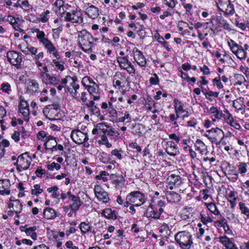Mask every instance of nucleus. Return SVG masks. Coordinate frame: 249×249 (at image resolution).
<instances>
[{
	"label": "nucleus",
	"mask_w": 249,
	"mask_h": 249,
	"mask_svg": "<svg viewBox=\"0 0 249 249\" xmlns=\"http://www.w3.org/2000/svg\"><path fill=\"white\" fill-rule=\"evenodd\" d=\"M175 239L182 249H190L193 243L192 235L185 231L178 232L175 236Z\"/></svg>",
	"instance_id": "1"
},
{
	"label": "nucleus",
	"mask_w": 249,
	"mask_h": 249,
	"mask_svg": "<svg viewBox=\"0 0 249 249\" xmlns=\"http://www.w3.org/2000/svg\"><path fill=\"white\" fill-rule=\"evenodd\" d=\"M129 202L135 204L136 206H140L145 201V196L139 191L132 192L127 196Z\"/></svg>",
	"instance_id": "2"
},
{
	"label": "nucleus",
	"mask_w": 249,
	"mask_h": 249,
	"mask_svg": "<svg viewBox=\"0 0 249 249\" xmlns=\"http://www.w3.org/2000/svg\"><path fill=\"white\" fill-rule=\"evenodd\" d=\"M8 61L11 64L15 66L17 69L21 68L22 62V55L15 51H9L7 53Z\"/></svg>",
	"instance_id": "3"
},
{
	"label": "nucleus",
	"mask_w": 249,
	"mask_h": 249,
	"mask_svg": "<svg viewBox=\"0 0 249 249\" xmlns=\"http://www.w3.org/2000/svg\"><path fill=\"white\" fill-rule=\"evenodd\" d=\"M72 141L77 144H81L87 142L89 138L87 134L84 133L79 129L73 130L71 134Z\"/></svg>",
	"instance_id": "4"
},
{
	"label": "nucleus",
	"mask_w": 249,
	"mask_h": 249,
	"mask_svg": "<svg viewBox=\"0 0 249 249\" xmlns=\"http://www.w3.org/2000/svg\"><path fill=\"white\" fill-rule=\"evenodd\" d=\"M94 192L96 197L99 200L107 203L109 200L108 193L98 185H95Z\"/></svg>",
	"instance_id": "5"
},
{
	"label": "nucleus",
	"mask_w": 249,
	"mask_h": 249,
	"mask_svg": "<svg viewBox=\"0 0 249 249\" xmlns=\"http://www.w3.org/2000/svg\"><path fill=\"white\" fill-rule=\"evenodd\" d=\"M64 19L66 21H70L73 23H81L83 22L80 13L74 11L71 13L67 12Z\"/></svg>",
	"instance_id": "6"
},
{
	"label": "nucleus",
	"mask_w": 249,
	"mask_h": 249,
	"mask_svg": "<svg viewBox=\"0 0 249 249\" xmlns=\"http://www.w3.org/2000/svg\"><path fill=\"white\" fill-rule=\"evenodd\" d=\"M40 75L42 77V82L46 84L55 86L60 83V79L58 77L51 76L45 72H41Z\"/></svg>",
	"instance_id": "7"
},
{
	"label": "nucleus",
	"mask_w": 249,
	"mask_h": 249,
	"mask_svg": "<svg viewBox=\"0 0 249 249\" xmlns=\"http://www.w3.org/2000/svg\"><path fill=\"white\" fill-rule=\"evenodd\" d=\"M166 181L169 185V188L171 190L173 189L174 186H178L182 182L181 177L174 174L169 175L166 178Z\"/></svg>",
	"instance_id": "8"
},
{
	"label": "nucleus",
	"mask_w": 249,
	"mask_h": 249,
	"mask_svg": "<svg viewBox=\"0 0 249 249\" xmlns=\"http://www.w3.org/2000/svg\"><path fill=\"white\" fill-rule=\"evenodd\" d=\"M133 52L134 53V59L135 61L141 67H145L146 65V60L142 52L138 49H135Z\"/></svg>",
	"instance_id": "9"
},
{
	"label": "nucleus",
	"mask_w": 249,
	"mask_h": 249,
	"mask_svg": "<svg viewBox=\"0 0 249 249\" xmlns=\"http://www.w3.org/2000/svg\"><path fill=\"white\" fill-rule=\"evenodd\" d=\"M10 182L9 179L0 180V194L2 195H8L10 193Z\"/></svg>",
	"instance_id": "10"
},
{
	"label": "nucleus",
	"mask_w": 249,
	"mask_h": 249,
	"mask_svg": "<svg viewBox=\"0 0 249 249\" xmlns=\"http://www.w3.org/2000/svg\"><path fill=\"white\" fill-rule=\"evenodd\" d=\"M88 7L86 8L85 11L87 16L92 19L97 18L99 16L98 8L90 3H88Z\"/></svg>",
	"instance_id": "11"
},
{
	"label": "nucleus",
	"mask_w": 249,
	"mask_h": 249,
	"mask_svg": "<svg viewBox=\"0 0 249 249\" xmlns=\"http://www.w3.org/2000/svg\"><path fill=\"white\" fill-rule=\"evenodd\" d=\"M70 200L72 202L70 205V208L72 211L76 212L78 211L82 204L80 197L76 196H71Z\"/></svg>",
	"instance_id": "12"
},
{
	"label": "nucleus",
	"mask_w": 249,
	"mask_h": 249,
	"mask_svg": "<svg viewBox=\"0 0 249 249\" xmlns=\"http://www.w3.org/2000/svg\"><path fill=\"white\" fill-rule=\"evenodd\" d=\"M220 242L224 246L226 249H238L231 239L226 236L219 237Z\"/></svg>",
	"instance_id": "13"
},
{
	"label": "nucleus",
	"mask_w": 249,
	"mask_h": 249,
	"mask_svg": "<svg viewBox=\"0 0 249 249\" xmlns=\"http://www.w3.org/2000/svg\"><path fill=\"white\" fill-rule=\"evenodd\" d=\"M78 37H81V38H84V40H87L89 46V47H90V46H92V44L93 43L94 41H96L97 40V39H95L86 30H83L81 31L78 34Z\"/></svg>",
	"instance_id": "14"
},
{
	"label": "nucleus",
	"mask_w": 249,
	"mask_h": 249,
	"mask_svg": "<svg viewBox=\"0 0 249 249\" xmlns=\"http://www.w3.org/2000/svg\"><path fill=\"white\" fill-rule=\"evenodd\" d=\"M166 196L168 201L173 203L178 202L181 199L180 196L174 192L167 191Z\"/></svg>",
	"instance_id": "15"
},
{
	"label": "nucleus",
	"mask_w": 249,
	"mask_h": 249,
	"mask_svg": "<svg viewBox=\"0 0 249 249\" xmlns=\"http://www.w3.org/2000/svg\"><path fill=\"white\" fill-rule=\"evenodd\" d=\"M56 212L52 208H46L43 213L44 216L48 219H53L56 217Z\"/></svg>",
	"instance_id": "16"
},
{
	"label": "nucleus",
	"mask_w": 249,
	"mask_h": 249,
	"mask_svg": "<svg viewBox=\"0 0 249 249\" xmlns=\"http://www.w3.org/2000/svg\"><path fill=\"white\" fill-rule=\"evenodd\" d=\"M102 214L108 219L115 220L117 218L115 211L110 208H106L102 212Z\"/></svg>",
	"instance_id": "17"
},
{
	"label": "nucleus",
	"mask_w": 249,
	"mask_h": 249,
	"mask_svg": "<svg viewBox=\"0 0 249 249\" xmlns=\"http://www.w3.org/2000/svg\"><path fill=\"white\" fill-rule=\"evenodd\" d=\"M174 103L175 104V109L177 117H179V115L178 114V112L183 113L185 111V110L183 109L184 105L181 101L177 99H174Z\"/></svg>",
	"instance_id": "18"
},
{
	"label": "nucleus",
	"mask_w": 249,
	"mask_h": 249,
	"mask_svg": "<svg viewBox=\"0 0 249 249\" xmlns=\"http://www.w3.org/2000/svg\"><path fill=\"white\" fill-rule=\"evenodd\" d=\"M110 178L113 184L118 185H123L124 180L122 176H117L116 174H112Z\"/></svg>",
	"instance_id": "19"
},
{
	"label": "nucleus",
	"mask_w": 249,
	"mask_h": 249,
	"mask_svg": "<svg viewBox=\"0 0 249 249\" xmlns=\"http://www.w3.org/2000/svg\"><path fill=\"white\" fill-rule=\"evenodd\" d=\"M36 229V226L28 227L25 230V233L27 236H31L32 239L36 240L37 236L36 233L35 232Z\"/></svg>",
	"instance_id": "20"
},
{
	"label": "nucleus",
	"mask_w": 249,
	"mask_h": 249,
	"mask_svg": "<svg viewBox=\"0 0 249 249\" xmlns=\"http://www.w3.org/2000/svg\"><path fill=\"white\" fill-rule=\"evenodd\" d=\"M117 60L119 64L120 67L124 69L127 65H131V62L128 60L126 56L118 57Z\"/></svg>",
	"instance_id": "21"
},
{
	"label": "nucleus",
	"mask_w": 249,
	"mask_h": 249,
	"mask_svg": "<svg viewBox=\"0 0 249 249\" xmlns=\"http://www.w3.org/2000/svg\"><path fill=\"white\" fill-rule=\"evenodd\" d=\"M166 153L172 156H175L179 153V149L177 145H174L172 147L166 148Z\"/></svg>",
	"instance_id": "22"
},
{
	"label": "nucleus",
	"mask_w": 249,
	"mask_h": 249,
	"mask_svg": "<svg viewBox=\"0 0 249 249\" xmlns=\"http://www.w3.org/2000/svg\"><path fill=\"white\" fill-rule=\"evenodd\" d=\"M45 47L50 52V53H53L55 57L57 59L59 58V55L56 50V48L51 41L47 44Z\"/></svg>",
	"instance_id": "23"
},
{
	"label": "nucleus",
	"mask_w": 249,
	"mask_h": 249,
	"mask_svg": "<svg viewBox=\"0 0 249 249\" xmlns=\"http://www.w3.org/2000/svg\"><path fill=\"white\" fill-rule=\"evenodd\" d=\"M80 229L82 233H85L86 232H91L92 227L89 225V223L83 222H81L80 225Z\"/></svg>",
	"instance_id": "24"
},
{
	"label": "nucleus",
	"mask_w": 249,
	"mask_h": 249,
	"mask_svg": "<svg viewBox=\"0 0 249 249\" xmlns=\"http://www.w3.org/2000/svg\"><path fill=\"white\" fill-rule=\"evenodd\" d=\"M233 53L240 59H243L246 57L247 52L242 47L238 49V50H236Z\"/></svg>",
	"instance_id": "25"
},
{
	"label": "nucleus",
	"mask_w": 249,
	"mask_h": 249,
	"mask_svg": "<svg viewBox=\"0 0 249 249\" xmlns=\"http://www.w3.org/2000/svg\"><path fill=\"white\" fill-rule=\"evenodd\" d=\"M147 215L148 217L155 219L160 218L159 214L158 213V211L153 210L151 207L148 208L147 211Z\"/></svg>",
	"instance_id": "26"
},
{
	"label": "nucleus",
	"mask_w": 249,
	"mask_h": 249,
	"mask_svg": "<svg viewBox=\"0 0 249 249\" xmlns=\"http://www.w3.org/2000/svg\"><path fill=\"white\" fill-rule=\"evenodd\" d=\"M13 205L14 212L17 214L19 213L22 209V205L20 201L18 199L13 200Z\"/></svg>",
	"instance_id": "27"
},
{
	"label": "nucleus",
	"mask_w": 249,
	"mask_h": 249,
	"mask_svg": "<svg viewBox=\"0 0 249 249\" xmlns=\"http://www.w3.org/2000/svg\"><path fill=\"white\" fill-rule=\"evenodd\" d=\"M7 20L10 21V23L13 26L15 30L18 31H22V30L19 27L18 22L12 16H8Z\"/></svg>",
	"instance_id": "28"
},
{
	"label": "nucleus",
	"mask_w": 249,
	"mask_h": 249,
	"mask_svg": "<svg viewBox=\"0 0 249 249\" xmlns=\"http://www.w3.org/2000/svg\"><path fill=\"white\" fill-rule=\"evenodd\" d=\"M207 132L209 133H210L211 132H214V133H218L219 134H222V137L220 139V141H217L216 142V144H220V142H221L222 140H223V139L224 138V134L223 131H222V130H221L220 128H219L218 127L212 128L211 129L207 130Z\"/></svg>",
	"instance_id": "29"
},
{
	"label": "nucleus",
	"mask_w": 249,
	"mask_h": 249,
	"mask_svg": "<svg viewBox=\"0 0 249 249\" xmlns=\"http://www.w3.org/2000/svg\"><path fill=\"white\" fill-rule=\"evenodd\" d=\"M207 207L212 213H213L215 215H218L220 213V212L218 210L217 206H216L215 203H208L207 205Z\"/></svg>",
	"instance_id": "30"
},
{
	"label": "nucleus",
	"mask_w": 249,
	"mask_h": 249,
	"mask_svg": "<svg viewBox=\"0 0 249 249\" xmlns=\"http://www.w3.org/2000/svg\"><path fill=\"white\" fill-rule=\"evenodd\" d=\"M235 13L234 5L231 3V1L227 5V8L225 11L224 14L226 16L233 15Z\"/></svg>",
	"instance_id": "31"
},
{
	"label": "nucleus",
	"mask_w": 249,
	"mask_h": 249,
	"mask_svg": "<svg viewBox=\"0 0 249 249\" xmlns=\"http://www.w3.org/2000/svg\"><path fill=\"white\" fill-rule=\"evenodd\" d=\"M31 161L28 160H26V165H24L23 163H20L19 165H18L17 167V169L18 172H21L23 170H26L28 169L30 165Z\"/></svg>",
	"instance_id": "32"
},
{
	"label": "nucleus",
	"mask_w": 249,
	"mask_h": 249,
	"mask_svg": "<svg viewBox=\"0 0 249 249\" xmlns=\"http://www.w3.org/2000/svg\"><path fill=\"white\" fill-rule=\"evenodd\" d=\"M230 1V0H219L218 2H216L217 8L220 11L224 12V11L221 8H223L226 5L227 6Z\"/></svg>",
	"instance_id": "33"
},
{
	"label": "nucleus",
	"mask_w": 249,
	"mask_h": 249,
	"mask_svg": "<svg viewBox=\"0 0 249 249\" xmlns=\"http://www.w3.org/2000/svg\"><path fill=\"white\" fill-rule=\"evenodd\" d=\"M34 189L31 190V194L38 196L43 192V190L40 189L39 184H35L34 186Z\"/></svg>",
	"instance_id": "34"
},
{
	"label": "nucleus",
	"mask_w": 249,
	"mask_h": 249,
	"mask_svg": "<svg viewBox=\"0 0 249 249\" xmlns=\"http://www.w3.org/2000/svg\"><path fill=\"white\" fill-rule=\"evenodd\" d=\"M239 205L242 213L246 215L248 217H249V209L246 207L245 204L240 202Z\"/></svg>",
	"instance_id": "35"
},
{
	"label": "nucleus",
	"mask_w": 249,
	"mask_h": 249,
	"mask_svg": "<svg viewBox=\"0 0 249 249\" xmlns=\"http://www.w3.org/2000/svg\"><path fill=\"white\" fill-rule=\"evenodd\" d=\"M228 45L232 53L236 51V50H238V49H240V47H242L241 46L237 44L232 39H231L230 42H228Z\"/></svg>",
	"instance_id": "36"
},
{
	"label": "nucleus",
	"mask_w": 249,
	"mask_h": 249,
	"mask_svg": "<svg viewBox=\"0 0 249 249\" xmlns=\"http://www.w3.org/2000/svg\"><path fill=\"white\" fill-rule=\"evenodd\" d=\"M97 127L99 129V131L101 132V133H103L104 134H106L107 132V128H109V126H108L104 123H98L97 124Z\"/></svg>",
	"instance_id": "37"
},
{
	"label": "nucleus",
	"mask_w": 249,
	"mask_h": 249,
	"mask_svg": "<svg viewBox=\"0 0 249 249\" xmlns=\"http://www.w3.org/2000/svg\"><path fill=\"white\" fill-rule=\"evenodd\" d=\"M226 169H229V171L231 172V173H232L233 175L235 176V178L237 179L238 178V173H236L235 167L234 166H232L230 162H226Z\"/></svg>",
	"instance_id": "38"
},
{
	"label": "nucleus",
	"mask_w": 249,
	"mask_h": 249,
	"mask_svg": "<svg viewBox=\"0 0 249 249\" xmlns=\"http://www.w3.org/2000/svg\"><path fill=\"white\" fill-rule=\"evenodd\" d=\"M200 217L201 222L205 225L213 221L212 219L210 216H207L204 214L200 213Z\"/></svg>",
	"instance_id": "39"
},
{
	"label": "nucleus",
	"mask_w": 249,
	"mask_h": 249,
	"mask_svg": "<svg viewBox=\"0 0 249 249\" xmlns=\"http://www.w3.org/2000/svg\"><path fill=\"white\" fill-rule=\"evenodd\" d=\"M224 113H223V118H224V119L227 121V122L232 120V119L233 118L232 115L229 112L228 109H225L224 110Z\"/></svg>",
	"instance_id": "40"
},
{
	"label": "nucleus",
	"mask_w": 249,
	"mask_h": 249,
	"mask_svg": "<svg viewBox=\"0 0 249 249\" xmlns=\"http://www.w3.org/2000/svg\"><path fill=\"white\" fill-rule=\"evenodd\" d=\"M109 174L106 171H101L99 175L96 176V178L97 179H102L104 181L106 182L107 181L108 179L106 177Z\"/></svg>",
	"instance_id": "41"
},
{
	"label": "nucleus",
	"mask_w": 249,
	"mask_h": 249,
	"mask_svg": "<svg viewBox=\"0 0 249 249\" xmlns=\"http://www.w3.org/2000/svg\"><path fill=\"white\" fill-rule=\"evenodd\" d=\"M61 165L55 162H53L51 163L50 164H48L47 168L50 171H53L54 169H55L56 170H58L60 169Z\"/></svg>",
	"instance_id": "42"
},
{
	"label": "nucleus",
	"mask_w": 249,
	"mask_h": 249,
	"mask_svg": "<svg viewBox=\"0 0 249 249\" xmlns=\"http://www.w3.org/2000/svg\"><path fill=\"white\" fill-rule=\"evenodd\" d=\"M238 167V170L241 174L246 173L247 171V164L245 162H240Z\"/></svg>",
	"instance_id": "43"
},
{
	"label": "nucleus",
	"mask_w": 249,
	"mask_h": 249,
	"mask_svg": "<svg viewBox=\"0 0 249 249\" xmlns=\"http://www.w3.org/2000/svg\"><path fill=\"white\" fill-rule=\"evenodd\" d=\"M19 111L24 116V119L25 121H28L29 120V108L20 109H19Z\"/></svg>",
	"instance_id": "44"
},
{
	"label": "nucleus",
	"mask_w": 249,
	"mask_h": 249,
	"mask_svg": "<svg viewBox=\"0 0 249 249\" xmlns=\"http://www.w3.org/2000/svg\"><path fill=\"white\" fill-rule=\"evenodd\" d=\"M220 80L221 78L219 75L213 80V85H216L217 88H218L219 89L223 88V86L221 82H220Z\"/></svg>",
	"instance_id": "45"
},
{
	"label": "nucleus",
	"mask_w": 249,
	"mask_h": 249,
	"mask_svg": "<svg viewBox=\"0 0 249 249\" xmlns=\"http://www.w3.org/2000/svg\"><path fill=\"white\" fill-rule=\"evenodd\" d=\"M50 13V11L47 10L45 12H43L40 14V17L41 22L45 23L48 21V18H47V16Z\"/></svg>",
	"instance_id": "46"
},
{
	"label": "nucleus",
	"mask_w": 249,
	"mask_h": 249,
	"mask_svg": "<svg viewBox=\"0 0 249 249\" xmlns=\"http://www.w3.org/2000/svg\"><path fill=\"white\" fill-rule=\"evenodd\" d=\"M226 224V219L223 217L221 218L219 220H217L214 222V226L217 227H222L224 224Z\"/></svg>",
	"instance_id": "47"
},
{
	"label": "nucleus",
	"mask_w": 249,
	"mask_h": 249,
	"mask_svg": "<svg viewBox=\"0 0 249 249\" xmlns=\"http://www.w3.org/2000/svg\"><path fill=\"white\" fill-rule=\"evenodd\" d=\"M154 77H150L149 79L150 83L151 85H157L159 82V77L156 73H154Z\"/></svg>",
	"instance_id": "48"
},
{
	"label": "nucleus",
	"mask_w": 249,
	"mask_h": 249,
	"mask_svg": "<svg viewBox=\"0 0 249 249\" xmlns=\"http://www.w3.org/2000/svg\"><path fill=\"white\" fill-rule=\"evenodd\" d=\"M195 146L197 147L198 150L203 149L205 146L204 142L199 139H197L196 142Z\"/></svg>",
	"instance_id": "49"
},
{
	"label": "nucleus",
	"mask_w": 249,
	"mask_h": 249,
	"mask_svg": "<svg viewBox=\"0 0 249 249\" xmlns=\"http://www.w3.org/2000/svg\"><path fill=\"white\" fill-rule=\"evenodd\" d=\"M0 89L3 91L8 93L11 90L10 86L8 83H3L1 85Z\"/></svg>",
	"instance_id": "50"
},
{
	"label": "nucleus",
	"mask_w": 249,
	"mask_h": 249,
	"mask_svg": "<svg viewBox=\"0 0 249 249\" xmlns=\"http://www.w3.org/2000/svg\"><path fill=\"white\" fill-rule=\"evenodd\" d=\"M129 146L133 149H136V151L138 153H141L142 152V148L141 146H139L137 142H131L129 144Z\"/></svg>",
	"instance_id": "51"
},
{
	"label": "nucleus",
	"mask_w": 249,
	"mask_h": 249,
	"mask_svg": "<svg viewBox=\"0 0 249 249\" xmlns=\"http://www.w3.org/2000/svg\"><path fill=\"white\" fill-rule=\"evenodd\" d=\"M53 65H54L55 67L61 71H63L64 69L63 65L60 64L59 62L55 59H53L52 62Z\"/></svg>",
	"instance_id": "52"
},
{
	"label": "nucleus",
	"mask_w": 249,
	"mask_h": 249,
	"mask_svg": "<svg viewBox=\"0 0 249 249\" xmlns=\"http://www.w3.org/2000/svg\"><path fill=\"white\" fill-rule=\"evenodd\" d=\"M98 87L95 86H87V89L90 94L93 95L97 92Z\"/></svg>",
	"instance_id": "53"
},
{
	"label": "nucleus",
	"mask_w": 249,
	"mask_h": 249,
	"mask_svg": "<svg viewBox=\"0 0 249 249\" xmlns=\"http://www.w3.org/2000/svg\"><path fill=\"white\" fill-rule=\"evenodd\" d=\"M89 109L92 114H94L97 116L100 115V109L98 107H96V106L91 107Z\"/></svg>",
	"instance_id": "54"
},
{
	"label": "nucleus",
	"mask_w": 249,
	"mask_h": 249,
	"mask_svg": "<svg viewBox=\"0 0 249 249\" xmlns=\"http://www.w3.org/2000/svg\"><path fill=\"white\" fill-rule=\"evenodd\" d=\"M29 108L28 104L27 101L23 99H20V103L18 105V109Z\"/></svg>",
	"instance_id": "55"
},
{
	"label": "nucleus",
	"mask_w": 249,
	"mask_h": 249,
	"mask_svg": "<svg viewBox=\"0 0 249 249\" xmlns=\"http://www.w3.org/2000/svg\"><path fill=\"white\" fill-rule=\"evenodd\" d=\"M35 173L37 177L41 178L42 176L45 174L46 171L45 169H42L41 167H38Z\"/></svg>",
	"instance_id": "56"
},
{
	"label": "nucleus",
	"mask_w": 249,
	"mask_h": 249,
	"mask_svg": "<svg viewBox=\"0 0 249 249\" xmlns=\"http://www.w3.org/2000/svg\"><path fill=\"white\" fill-rule=\"evenodd\" d=\"M232 127H233L234 128H235V129H240L241 128V126H240V125L239 124V123H237V122H235L234 121V119L233 118L232 119V120L231 121H229L228 122H227Z\"/></svg>",
	"instance_id": "57"
},
{
	"label": "nucleus",
	"mask_w": 249,
	"mask_h": 249,
	"mask_svg": "<svg viewBox=\"0 0 249 249\" xmlns=\"http://www.w3.org/2000/svg\"><path fill=\"white\" fill-rule=\"evenodd\" d=\"M124 70H126L127 72L129 73H135V69L134 68V67L132 65V64L131 63V65H128V67H125L124 69Z\"/></svg>",
	"instance_id": "58"
},
{
	"label": "nucleus",
	"mask_w": 249,
	"mask_h": 249,
	"mask_svg": "<svg viewBox=\"0 0 249 249\" xmlns=\"http://www.w3.org/2000/svg\"><path fill=\"white\" fill-rule=\"evenodd\" d=\"M200 70L205 75H208L210 73L209 68L205 65L200 68Z\"/></svg>",
	"instance_id": "59"
},
{
	"label": "nucleus",
	"mask_w": 249,
	"mask_h": 249,
	"mask_svg": "<svg viewBox=\"0 0 249 249\" xmlns=\"http://www.w3.org/2000/svg\"><path fill=\"white\" fill-rule=\"evenodd\" d=\"M19 132L15 131L14 133L12 134V138L13 140H14L15 142H17L19 140Z\"/></svg>",
	"instance_id": "60"
},
{
	"label": "nucleus",
	"mask_w": 249,
	"mask_h": 249,
	"mask_svg": "<svg viewBox=\"0 0 249 249\" xmlns=\"http://www.w3.org/2000/svg\"><path fill=\"white\" fill-rule=\"evenodd\" d=\"M235 24L237 27L241 28L242 30H245L246 29V26L243 22H239L238 21H236Z\"/></svg>",
	"instance_id": "61"
},
{
	"label": "nucleus",
	"mask_w": 249,
	"mask_h": 249,
	"mask_svg": "<svg viewBox=\"0 0 249 249\" xmlns=\"http://www.w3.org/2000/svg\"><path fill=\"white\" fill-rule=\"evenodd\" d=\"M214 114L215 118L218 120L221 119L223 116L222 112L219 110H218Z\"/></svg>",
	"instance_id": "62"
},
{
	"label": "nucleus",
	"mask_w": 249,
	"mask_h": 249,
	"mask_svg": "<svg viewBox=\"0 0 249 249\" xmlns=\"http://www.w3.org/2000/svg\"><path fill=\"white\" fill-rule=\"evenodd\" d=\"M111 154L117 157L119 159H122V155L117 149H114L112 151Z\"/></svg>",
	"instance_id": "63"
},
{
	"label": "nucleus",
	"mask_w": 249,
	"mask_h": 249,
	"mask_svg": "<svg viewBox=\"0 0 249 249\" xmlns=\"http://www.w3.org/2000/svg\"><path fill=\"white\" fill-rule=\"evenodd\" d=\"M169 137L171 139H173L176 142H179V138L174 133L171 134L169 135Z\"/></svg>",
	"instance_id": "64"
}]
</instances>
